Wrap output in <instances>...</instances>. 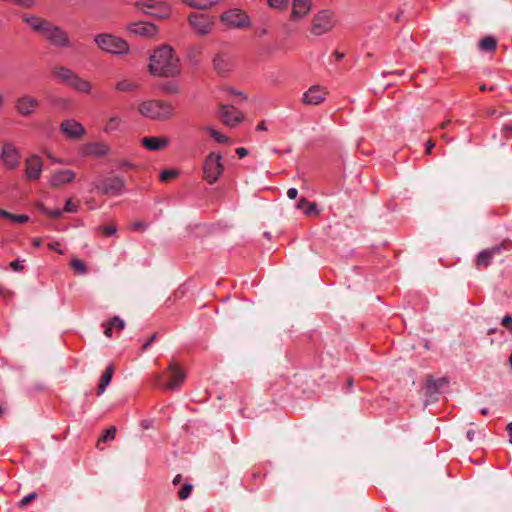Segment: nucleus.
<instances>
[{"label": "nucleus", "mask_w": 512, "mask_h": 512, "mask_svg": "<svg viewBox=\"0 0 512 512\" xmlns=\"http://www.w3.org/2000/svg\"><path fill=\"white\" fill-rule=\"evenodd\" d=\"M148 69L157 77H175L180 73L179 59L170 46L163 45L151 55Z\"/></svg>", "instance_id": "nucleus-1"}, {"label": "nucleus", "mask_w": 512, "mask_h": 512, "mask_svg": "<svg viewBox=\"0 0 512 512\" xmlns=\"http://www.w3.org/2000/svg\"><path fill=\"white\" fill-rule=\"evenodd\" d=\"M51 72L55 79L75 89L77 92L89 94L92 90V84L88 80L80 77L66 66L56 65L52 68Z\"/></svg>", "instance_id": "nucleus-2"}, {"label": "nucleus", "mask_w": 512, "mask_h": 512, "mask_svg": "<svg viewBox=\"0 0 512 512\" xmlns=\"http://www.w3.org/2000/svg\"><path fill=\"white\" fill-rule=\"evenodd\" d=\"M138 111L142 116L148 119L164 121L171 117L173 108L165 101L147 100L139 104Z\"/></svg>", "instance_id": "nucleus-3"}, {"label": "nucleus", "mask_w": 512, "mask_h": 512, "mask_svg": "<svg viewBox=\"0 0 512 512\" xmlns=\"http://www.w3.org/2000/svg\"><path fill=\"white\" fill-rule=\"evenodd\" d=\"M94 43L105 53L124 55L130 51L127 41L110 33L95 35Z\"/></svg>", "instance_id": "nucleus-4"}, {"label": "nucleus", "mask_w": 512, "mask_h": 512, "mask_svg": "<svg viewBox=\"0 0 512 512\" xmlns=\"http://www.w3.org/2000/svg\"><path fill=\"white\" fill-rule=\"evenodd\" d=\"M335 25L336 18L334 13L329 9H323L313 16L310 32L313 35L320 36L331 31Z\"/></svg>", "instance_id": "nucleus-5"}, {"label": "nucleus", "mask_w": 512, "mask_h": 512, "mask_svg": "<svg viewBox=\"0 0 512 512\" xmlns=\"http://www.w3.org/2000/svg\"><path fill=\"white\" fill-rule=\"evenodd\" d=\"M221 155L211 152L204 160L203 178L210 184L215 183L223 173L224 166Z\"/></svg>", "instance_id": "nucleus-6"}, {"label": "nucleus", "mask_w": 512, "mask_h": 512, "mask_svg": "<svg viewBox=\"0 0 512 512\" xmlns=\"http://www.w3.org/2000/svg\"><path fill=\"white\" fill-rule=\"evenodd\" d=\"M42 37L55 47L67 48L71 46L68 32L51 21L47 26V30L43 32Z\"/></svg>", "instance_id": "nucleus-7"}, {"label": "nucleus", "mask_w": 512, "mask_h": 512, "mask_svg": "<svg viewBox=\"0 0 512 512\" xmlns=\"http://www.w3.org/2000/svg\"><path fill=\"white\" fill-rule=\"evenodd\" d=\"M40 106V101L29 94H23L14 101V110L17 115L23 118L32 117Z\"/></svg>", "instance_id": "nucleus-8"}, {"label": "nucleus", "mask_w": 512, "mask_h": 512, "mask_svg": "<svg viewBox=\"0 0 512 512\" xmlns=\"http://www.w3.org/2000/svg\"><path fill=\"white\" fill-rule=\"evenodd\" d=\"M135 6L147 15L157 19H166L170 16V6L165 2L149 0L146 2H136Z\"/></svg>", "instance_id": "nucleus-9"}, {"label": "nucleus", "mask_w": 512, "mask_h": 512, "mask_svg": "<svg viewBox=\"0 0 512 512\" xmlns=\"http://www.w3.org/2000/svg\"><path fill=\"white\" fill-rule=\"evenodd\" d=\"M220 20L232 28H245L250 26V17L241 9L234 8L223 12Z\"/></svg>", "instance_id": "nucleus-10"}, {"label": "nucleus", "mask_w": 512, "mask_h": 512, "mask_svg": "<svg viewBox=\"0 0 512 512\" xmlns=\"http://www.w3.org/2000/svg\"><path fill=\"white\" fill-rule=\"evenodd\" d=\"M0 162L8 170H15L20 164V153L10 142L0 145Z\"/></svg>", "instance_id": "nucleus-11"}, {"label": "nucleus", "mask_w": 512, "mask_h": 512, "mask_svg": "<svg viewBox=\"0 0 512 512\" xmlns=\"http://www.w3.org/2000/svg\"><path fill=\"white\" fill-rule=\"evenodd\" d=\"M188 22L191 27L195 30V32L199 35H207L211 32L214 20L212 17L200 14V13H191L188 16Z\"/></svg>", "instance_id": "nucleus-12"}, {"label": "nucleus", "mask_w": 512, "mask_h": 512, "mask_svg": "<svg viewBox=\"0 0 512 512\" xmlns=\"http://www.w3.org/2000/svg\"><path fill=\"white\" fill-rule=\"evenodd\" d=\"M124 186L125 181L118 176L105 178L95 185L98 191L106 195H119Z\"/></svg>", "instance_id": "nucleus-13"}, {"label": "nucleus", "mask_w": 512, "mask_h": 512, "mask_svg": "<svg viewBox=\"0 0 512 512\" xmlns=\"http://www.w3.org/2000/svg\"><path fill=\"white\" fill-rule=\"evenodd\" d=\"M126 29L133 35L146 38L154 37L158 32L157 26L145 21L130 23L127 25Z\"/></svg>", "instance_id": "nucleus-14"}, {"label": "nucleus", "mask_w": 512, "mask_h": 512, "mask_svg": "<svg viewBox=\"0 0 512 512\" xmlns=\"http://www.w3.org/2000/svg\"><path fill=\"white\" fill-rule=\"evenodd\" d=\"M220 109V118L222 122L227 126L234 127L243 120V113L236 109L233 105L222 104Z\"/></svg>", "instance_id": "nucleus-15"}, {"label": "nucleus", "mask_w": 512, "mask_h": 512, "mask_svg": "<svg viewBox=\"0 0 512 512\" xmlns=\"http://www.w3.org/2000/svg\"><path fill=\"white\" fill-rule=\"evenodd\" d=\"M21 20L23 23H25L31 31L34 33H37L42 36L43 32L47 30V26L49 24V20L36 15V14H28L24 13L21 16Z\"/></svg>", "instance_id": "nucleus-16"}, {"label": "nucleus", "mask_w": 512, "mask_h": 512, "mask_svg": "<svg viewBox=\"0 0 512 512\" xmlns=\"http://www.w3.org/2000/svg\"><path fill=\"white\" fill-rule=\"evenodd\" d=\"M169 381L163 384V388L167 390H175L180 387L186 378V374L178 365L171 362L168 366Z\"/></svg>", "instance_id": "nucleus-17"}, {"label": "nucleus", "mask_w": 512, "mask_h": 512, "mask_svg": "<svg viewBox=\"0 0 512 512\" xmlns=\"http://www.w3.org/2000/svg\"><path fill=\"white\" fill-rule=\"evenodd\" d=\"M43 169V161L37 155L29 156L25 161V174L27 179L36 181L40 178Z\"/></svg>", "instance_id": "nucleus-18"}, {"label": "nucleus", "mask_w": 512, "mask_h": 512, "mask_svg": "<svg viewBox=\"0 0 512 512\" xmlns=\"http://www.w3.org/2000/svg\"><path fill=\"white\" fill-rule=\"evenodd\" d=\"M505 243H502L497 246H493L491 248H487L483 251H481L475 261L476 267L482 268V267H488L491 264L492 259L496 256L502 253V250L505 249Z\"/></svg>", "instance_id": "nucleus-19"}, {"label": "nucleus", "mask_w": 512, "mask_h": 512, "mask_svg": "<svg viewBox=\"0 0 512 512\" xmlns=\"http://www.w3.org/2000/svg\"><path fill=\"white\" fill-rule=\"evenodd\" d=\"M60 130L70 139H79L85 134L84 127L73 119L64 120L60 125Z\"/></svg>", "instance_id": "nucleus-20"}, {"label": "nucleus", "mask_w": 512, "mask_h": 512, "mask_svg": "<svg viewBox=\"0 0 512 512\" xmlns=\"http://www.w3.org/2000/svg\"><path fill=\"white\" fill-rule=\"evenodd\" d=\"M311 9V0H292L291 19L293 21H299L307 16Z\"/></svg>", "instance_id": "nucleus-21"}, {"label": "nucleus", "mask_w": 512, "mask_h": 512, "mask_svg": "<svg viewBox=\"0 0 512 512\" xmlns=\"http://www.w3.org/2000/svg\"><path fill=\"white\" fill-rule=\"evenodd\" d=\"M326 91L320 86L310 87L302 96V101L307 105H318L325 100Z\"/></svg>", "instance_id": "nucleus-22"}, {"label": "nucleus", "mask_w": 512, "mask_h": 512, "mask_svg": "<svg viewBox=\"0 0 512 512\" xmlns=\"http://www.w3.org/2000/svg\"><path fill=\"white\" fill-rule=\"evenodd\" d=\"M75 173L72 170L64 169L58 170L51 174L50 177V185L52 187L58 188L63 186L64 184L70 183L74 180Z\"/></svg>", "instance_id": "nucleus-23"}, {"label": "nucleus", "mask_w": 512, "mask_h": 512, "mask_svg": "<svg viewBox=\"0 0 512 512\" xmlns=\"http://www.w3.org/2000/svg\"><path fill=\"white\" fill-rule=\"evenodd\" d=\"M141 144L148 150L159 151L169 145V140L166 137H144Z\"/></svg>", "instance_id": "nucleus-24"}, {"label": "nucleus", "mask_w": 512, "mask_h": 512, "mask_svg": "<svg viewBox=\"0 0 512 512\" xmlns=\"http://www.w3.org/2000/svg\"><path fill=\"white\" fill-rule=\"evenodd\" d=\"M109 152V147L103 142L89 143L84 147V154L88 156H104Z\"/></svg>", "instance_id": "nucleus-25"}, {"label": "nucleus", "mask_w": 512, "mask_h": 512, "mask_svg": "<svg viewBox=\"0 0 512 512\" xmlns=\"http://www.w3.org/2000/svg\"><path fill=\"white\" fill-rule=\"evenodd\" d=\"M213 66L215 71L223 76L227 72H229L232 68V62L229 58L223 56V55H217L215 56L213 60Z\"/></svg>", "instance_id": "nucleus-26"}, {"label": "nucleus", "mask_w": 512, "mask_h": 512, "mask_svg": "<svg viewBox=\"0 0 512 512\" xmlns=\"http://www.w3.org/2000/svg\"><path fill=\"white\" fill-rule=\"evenodd\" d=\"M139 83L136 80L123 78L116 82L115 90L119 92H134L138 90Z\"/></svg>", "instance_id": "nucleus-27"}, {"label": "nucleus", "mask_w": 512, "mask_h": 512, "mask_svg": "<svg viewBox=\"0 0 512 512\" xmlns=\"http://www.w3.org/2000/svg\"><path fill=\"white\" fill-rule=\"evenodd\" d=\"M190 8L198 10H209L219 4V0H183Z\"/></svg>", "instance_id": "nucleus-28"}, {"label": "nucleus", "mask_w": 512, "mask_h": 512, "mask_svg": "<svg viewBox=\"0 0 512 512\" xmlns=\"http://www.w3.org/2000/svg\"><path fill=\"white\" fill-rule=\"evenodd\" d=\"M114 373V367L109 365L105 371L102 373L100 382L97 389V394L101 395L106 390V387L110 384L112 376Z\"/></svg>", "instance_id": "nucleus-29"}, {"label": "nucleus", "mask_w": 512, "mask_h": 512, "mask_svg": "<svg viewBox=\"0 0 512 512\" xmlns=\"http://www.w3.org/2000/svg\"><path fill=\"white\" fill-rule=\"evenodd\" d=\"M449 383L448 379L446 377L433 379L429 378L426 383V388L429 393H437L439 392L444 386H447Z\"/></svg>", "instance_id": "nucleus-30"}, {"label": "nucleus", "mask_w": 512, "mask_h": 512, "mask_svg": "<svg viewBox=\"0 0 512 512\" xmlns=\"http://www.w3.org/2000/svg\"><path fill=\"white\" fill-rule=\"evenodd\" d=\"M297 208L303 210L307 216L318 215L319 211L314 202H309L306 198H301L297 203Z\"/></svg>", "instance_id": "nucleus-31"}, {"label": "nucleus", "mask_w": 512, "mask_h": 512, "mask_svg": "<svg viewBox=\"0 0 512 512\" xmlns=\"http://www.w3.org/2000/svg\"><path fill=\"white\" fill-rule=\"evenodd\" d=\"M497 46V40L492 36H487L481 39L478 43V47L481 51L491 52L494 51Z\"/></svg>", "instance_id": "nucleus-32"}, {"label": "nucleus", "mask_w": 512, "mask_h": 512, "mask_svg": "<svg viewBox=\"0 0 512 512\" xmlns=\"http://www.w3.org/2000/svg\"><path fill=\"white\" fill-rule=\"evenodd\" d=\"M122 122L121 117L117 115L111 116L104 127V131L107 133L117 130Z\"/></svg>", "instance_id": "nucleus-33"}, {"label": "nucleus", "mask_w": 512, "mask_h": 512, "mask_svg": "<svg viewBox=\"0 0 512 512\" xmlns=\"http://www.w3.org/2000/svg\"><path fill=\"white\" fill-rule=\"evenodd\" d=\"M71 267L79 274H86L87 267L83 261L78 258H73L70 263Z\"/></svg>", "instance_id": "nucleus-34"}, {"label": "nucleus", "mask_w": 512, "mask_h": 512, "mask_svg": "<svg viewBox=\"0 0 512 512\" xmlns=\"http://www.w3.org/2000/svg\"><path fill=\"white\" fill-rule=\"evenodd\" d=\"M289 0H267L270 8L277 10H285L288 7Z\"/></svg>", "instance_id": "nucleus-35"}, {"label": "nucleus", "mask_w": 512, "mask_h": 512, "mask_svg": "<svg viewBox=\"0 0 512 512\" xmlns=\"http://www.w3.org/2000/svg\"><path fill=\"white\" fill-rule=\"evenodd\" d=\"M38 208L42 213L46 214L47 216H49L51 218H59L63 212L62 210H59V209L50 210V209L46 208L43 204H39Z\"/></svg>", "instance_id": "nucleus-36"}, {"label": "nucleus", "mask_w": 512, "mask_h": 512, "mask_svg": "<svg viewBox=\"0 0 512 512\" xmlns=\"http://www.w3.org/2000/svg\"><path fill=\"white\" fill-rule=\"evenodd\" d=\"M192 489L193 486L191 484H184L178 493L179 498L181 500L187 499L190 496Z\"/></svg>", "instance_id": "nucleus-37"}, {"label": "nucleus", "mask_w": 512, "mask_h": 512, "mask_svg": "<svg viewBox=\"0 0 512 512\" xmlns=\"http://www.w3.org/2000/svg\"><path fill=\"white\" fill-rule=\"evenodd\" d=\"M116 432V427L111 426L106 430L105 434L101 437L100 441L107 442L113 440L115 438Z\"/></svg>", "instance_id": "nucleus-38"}, {"label": "nucleus", "mask_w": 512, "mask_h": 512, "mask_svg": "<svg viewBox=\"0 0 512 512\" xmlns=\"http://www.w3.org/2000/svg\"><path fill=\"white\" fill-rule=\"evenodd\" d=\"M178 175L177 170H163L160 174V179L164 182L175 178Z\"/></svg>", "instance_id": "nucleus-39"}, {"label": "nucleus", "mask_w": 512, "mask_h": 512, "mask_svg": "<svg viewBox=\"0 0 512 512\" xmlns=\"http://www.w3.org/2000/svg\"><path fill=\"white\" fill-rule=\"evenodd\" d=\"M209 131H210L211 137L214 138L217 142H219V143H228L229 142L228 137H226L225 135H222L220 132L213 130V129H209Z\"/></svg>", "instance_id": "nucleus-40"}, {"label": "nucleus", "mask_w": 512, "mask_h": 512, "mask_svg": "<svg viewBox=\"0 0 512 512\" xmlns=\"http://www.w3.org/2000/svg\"><path fill=\"white\" fill-rule=\"evenodd\" d=\"M111 325L116 328L118 331H121L125 327L124 320L120 319L118 316L113 317L111 320Z\"/></svg>", "instance_id": "nucleus-41"}, {"label": "nucleus", "mask_w": 512, "mask_h": 512, "mask_svg": "<svg viewBox=\"0 0 512 512\" xmlns=\"http://www.w3.org/2000/svg\"><path fill=\"white\" fill-rule=\"evenodd\" d=\"M37 498V494L36 493H30L29 495L25 496L19 503H18V506L19 508H23L25 507L27 504H29L32 500L36 499Z\"/></svg>", "instance_id": "nucleus-42"}, {"label": "nucleus", "mask_w": 512, "mask_h": 512, "mask_svg": "<svg viewBox=\"0 0 512 512\" xmlns=\"http://www.w3.org/2000/svg\"><path fill=\"white\" fill-rule=\"evenodd\" d=\"M10 221H12L14 223H26L29 221V216H27L25 214H22V215L12 214Z\"/></svg>", "instance_id": "nucleus-43"}, {"label": "nucleus", "mask_w": 512, "mask_h": 512, "mask_svg": "<svg viewBox=\"0 0 512 512\" xmlns=\"http://www.w3.org/2000/svg\"><path fill=\"white\" fill-rule=\"evenodd\" d=\"M77 209H78V206L76 204H74L70 199H68L66 201L64 209L62 211L67 212V213H74L77 211Z\"/></svg>", "instance_id": "nucleus-44"}, {"label": "nucleus", "mask_w": 512, "mask_h": 512, "mask_svg": "<svg viewBox=\"0 0 512 512\" xmlns=\"http://www.w3.org/2000/svg\"><path fill=\"white\" fill-rule=\"evenodd\" d=\"M100 229H101L102 233L107 236H111V235L115 234L117 231V228L115 225L103 226Z\"/></svg>", "instance_id": "nucleus-45"}, {"label": "nucleus", "mask_w": 512, "mask_h": 512, "mask_svg": "<svg viewBox=\"0 0 512 512\" xmlns=\"http://www.w3.org/2000/svg\"><path fill=\"white\" fill-rule=\"evenodd\" d=\"M131 228L135 231H145L147 229V225L142 221H135L131 224Z\"/></svg>", "instance_id": "nucleus-46"}, {"label": "nucleus", "mask_w": 512, "mask_h": 512, "mask_svg": "<svg viewBox=\"0 0 512 512\" xmlns=\"http://www.w3.org/2000/svg\"><path fill=\"white\" fill-rule=\"evenodd\" d=\"M502 325L509 331L512 330V317L510 315H505L502 319Z\"/></svg>", "instance_id": "nucleus-47"}, {"label": "nucleus", "mask_w": 512, "mask_h": 512, "mask_svg": "<svg viewBox=\"0 0 512 512\" xmlns=\"http://www.w3.org/2000/svg\"><path fill=\"white\" fill-rule=\"evenodd\" d=\"M10 267L14 270V271H22L23 270V265H21L20 261L19 260H15V261H12L10 263Z\"/></svg>", "instance_id": "nucleus-48"}, {"label": "nucleus", "mask_w": 512, "mask_h": 512, "mask_svg": "<svg viewBox=\"0 0 512 512\" xmlns=\"http://www.w3.org/2000/svg\"><path fill=\"white\" fill-rule=\"evenodd\" d=\"M298 195V190L296 188H290L287 191V196L289 199H295Z\"/></svg>", "instance_id": "nucleus-49"}, {"label": "nucleus", "mask_w": 512, "mask_h": 512, "mask_svg": "<svg viewBox=\"0 0 512 512\" xmlns=\"http://www.w3.org/2000/svg\"><path fill=\"white\" fill-rule=\"evenodd\" d=\"M236 153L240 158H243L248 154V150L246 148L239 147L236 149Z\"/></svg>", "instance_id": "nucleus-50"}, {"label": "nucleus", "mask_w": 512, "mask_h": 512, "mask_svg": "<svg viewBox=\"0 0 512 512\" xmlns=\"http://www.w3.org/2000/svg\"><path fill=\"white\" fill-rule=\"evenodd\" d=\"M113 325H111V321L107 324L105 330H104V334L105 336L107 337H111L112 336V331H113Z\"/></svg>", "instance_id": "nucleus-51"}, {"label": "nucleus", "mask_w": 512, "mask_h": 512, "mask_svg": "<svg viewBox=\"0 0 512 512\" xmlns=\"http://www.w3.org/2000/svg\"><path fill=\"white\" fill-rule=\"evenodd\" d=\"M434 147H435V143H434V141H433V140H431V139H430V140H428L425 153H426V154H431V151H432V149H433Z\"/></svg>", "instance_id": "nucleus-52"}, {"label": "nucleus", "mask_w": 512, "mask_h": 512, "mask_svg": "<svg viewBox=\"0 0 512 512\" xmlns=\"http://www.w3.org/2000/svg\"><path fill=\"white\" fill-rule=\"evenodd\" d=\"M11 215H12V213H10V212L0 208V217H3V218H6V219L10 220Z\"/></svg>", "instance_id": "nucleus-53"}, {"label": "nucleus", "mask_w": 512, "mask_h": 512, "mask_svg": "<svg viewBox=\"0 0 512 512\" xmlns=\"http://www.w3.org/2000/svg\"><path fill=\"white\" fill-rule=\"evenodd\" d=\"M506 430L509 434V443L512 444V422L507 425Z\"/></svg>", "instance_id": "nucleus-54"}, {"label": "nucleus", "mask_w": 512, "mask_h": 512, "mask_svg": "<svg viewBox=\"0 0 512 512\" xmlns=\"http://www.w3.org/2000/svg\"><path fill=\"white\" fill-rule=\"evenodd\" d=\"M156 338V334H153L150 339L143 345V349H147L148 346H150L152 344V342L155 340Z\"/></svg>", "instance_id": "nucleus-55"}, {"label": "nucleus", "mask_w": 512, "mask_h": 512, "mask_svg": "<svg viewBox=\"0 0 512 512\" xmlns=\"http://www.w3.org/2000/svg\"><path fill=\"white\" fill-rule=\"evenodd\" d=\"M32 244L35 248H39L42 245V240L40 238H35L32 241Z\"/></svg>", "instance_id": "nucleus-56"}, {"label": "nucleus", "mask_w": 512, "mask_h": 512, "mask_svg": "<svg viewBox=\"0 0 512 512\" xmlns=\"http://www.w3.org/2000/svg\"><path fill=\"white\" fill-rule=\"evenodd\" d=\"M256 129H257L258 131H265V130H267V127H266L265 122H264V121L260 122V123L257 125Z\"/></svg>", "instance_id": "nucleus-57"}, {"label": "nucleus", "mask_w": 512, "mask_h": 512, "mask_svg": "<svg viewBox=\"0 0 512 512\" xmlns=\"http://www.w3.org/2000/svg\"><path fill=\"white\" fill-rule=\"evenodd\" d=\"M474 434H475V433H474V431H473V430H469V431L467 432V434H466L467 440H468V441H470V442H471V441H473V439H474Z\"/></svg>", "instance_id": "nucleus-58"}, {"label": "nucleus", "mask_w": 512, "mask_h": 512, "mask_svg": "<svg viewBox=\"0 0 512 512\" xmlns=\"http://www.w3.org/2000/svg\"><path fill=\"white\" fill-rule=\"evenodd\" d=\"M181 479H182V476L180 474L176 475L172 481L173 485H178L180 484L181 482Z\"/></svg>", "instance_id": "nucleus-59"}, {"label": "nucleus", "mask_w": 512, "mask_h": 512, "mask_svg": "<svg viewBox=\"0 0 512 512\" xmlns=\"http://www.w3.org/2000/svg\"><path fill=\"white\" fill-rule=\"evenodd\" d=\"M0 295H3V296H9V295H11V292H10V291H7V290H4V289L0 286Z\"/></svg>", "instance_id": "nucleus-60"}, {"label": "nucleus", "mask_w": 512, "mask_h": 512, "mask_svg": "<svg viewBox=\"0 0 512 512\" xmlns=\"http://www.w3.org/2000/svg\"><path fill=\"white\" fill-rule=\"evenodd\" d=\"M334 55H335L337 60H341L344 57V54H342V53H340L338 51H335Z\"/></svg>", "instance_id": "nucleus-61"}, {"label": "nucleus", "mask_w": 512, "mask_h": 512, "mask_svg": "<svg viewBox=\"0 0 512 512\" xmlns=\"http://www.w3.org/2000/svg\"><path fill=\"white\" fill-rule=\"evenodd\" d=\"M235 95L240 98V100H245L246 96L242 92H235Z\"/></svg>", "instance_id": "nucleus-62"}, {"label": "nucleus", "mask_w": 512, "mask_h": 512, "mask_svg": "<svg viewBox=\"0 0 512 512\" xmlns=\"http://www.w3.org/2000/svg\"><path fill=\"white\" fill-rule=\"evenodd\" d=\"M58 245V242H55V243H50L48 245V247L51 249V250H56V246Z\"/></svg>", "instance_id": "nucleus-63"}, {"label": "nucleus", "mask_w": 512, "mask_h": 512, "mask_svg": "<svg viewBox=\"0 0 512 512\" xmlns=\"http://www.w3.org/2000/svg\"><path fill=\"white\" fill-rule=\"evenodd\" d=\"M480 412H481L482 415H485V416L489 414L488 408H483V409H481Z\"/></svg>", "instance_id": "nucleus-64"}]
</instances>
